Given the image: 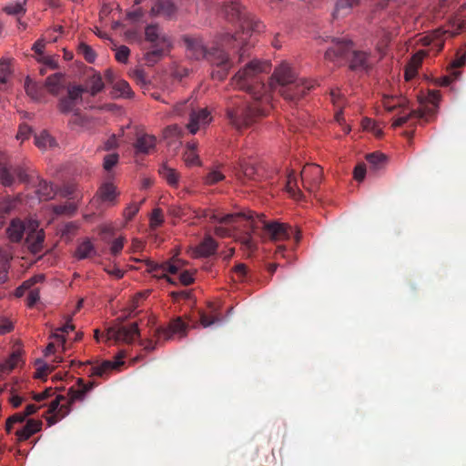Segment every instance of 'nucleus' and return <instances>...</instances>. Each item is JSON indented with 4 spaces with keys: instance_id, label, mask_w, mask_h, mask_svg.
<instances>
[{
    "instance_id": "obj_1",
    "label": "nucleus",
    "mask_w": 466,
    "mask_h": 466,
    "mask_svg": "<svg viewBox=\"0 0 466 466\" xmlns=\"http://www.w3.org/2000/svg\"><path fill=\"white\" fill-rule=\"evenodd\" d=\"M268 68V64L259 60L249 61L239 69L231 80L236 88L245 90L254 101L247 103L241 96H231L226 106L228 123L237 130L249 127L258 118L266 116L269 110V95L263 82L262 74Z\"/></svg>"
},
{
    "instance_id": "obj_2",
    "label": "nucleus",
    "mask_w": 466,
    "mask_h": 466,
    "mask_svg": "<svg viewBox=\"0 0 466 466\" xmlns=\"http://www.w3.org/2000/svg\"><path fill=\"white\" fill-rule=\"evenodd\" d=\"M313 87V84L304 78H298L294 70L287 63L277 66L269 82V89L278 91L285 99L296 101Z\"/></svg>"
},
{
    "instance_id": "obj_3",
    "label": "nucleus",
    "mask_w": 466,
    "mask_h": 466,
    "mask_svg": "<svg viewBox=\"0 0 466 466\" xmlns=\"http://www.w3.org/2000/svg\"><path fill=\"white\" fill-rule=\"evenodd\" d=\"M182 40L186 46L188 56L195 59H208L218 66V79L223 80L232 66L227 53L219 48L208 51L201 37L185 35Z\"/></svg>"
},
{
    "instance_id": "obj_4",
    "label": "nucleus",
    "mask_w": 466,
    "mask_h": 466,
    "mask_svg": "<svg viewBox=\"0 0 466 466\" xmlns=\"http://www.w3.org/2000/svg\"><path fill=\"white\" fill-rule=\"evenodd\" d=\"M78 389L69 390V399L63 395H57L48 407L47 413L50 414L46 418L49 426L56 424L58 420L65 418L71 410V405L75 400H82L86 394L95 387L94 382L85 383L83 379L77 380Z\"/></svg>"
},
{
    "instance_id": "obj_5",
    "label": "nucleus",
    "mask_w": 466,
    "mask_h": 466,
    "mask_svg": "<svg viewBox=\"0 0 466 466\" xmlns=\"http://www.w3.org/2000/svg\"><path fill=\"white\" fill-rule=\"evenodd\" d=\"M145 39L151 44V50L144 56L148 66L158 62L172 47L171 38L157 24L146 26Z\"/></svg>"
},
{
    "instance_id": "obj_6",
    "label": "nucleus",
    "mask_w": 466,
    "mask_h": 466,
    "mask_svg": "<svg viewBox=\"0 0 466 466\" xmlns=\"http://www.w3.org/2000/svg\"><path fill=\"white\" fill-rule=\"evenodd\" d=\"M245 220V228H250L254 231L256 228L254 217L251 212H237L232 214H227L225 216H219L213 214L210 217V222H217L219 225L215 227L214 232L219 238H228L235 236V232L239 228V222Z\"/></svg>"
},
{
    "instance_id": "obj_7",
    "label": "nucleus",
    "mask_w": 466,
    "mask_h": 466,
    "mask_svg": "<svg viewBox=\"0 0 466 466\" xmlns=\"http://www.w3.org/2000/svg\"><path fill=\"white\" fill-rule=\"evenodd\" d=\"M223 12L228 21L236 22L239 25L242 35L248 34L249 32H258L262 27L261 23L255 20L254 16L247 13L237 0L225 5Z\"/></svg>"
},
{
    "instance_id": "obj_8",
    "label": "nucleus",
    "mask_w": 466,
    "mask_h": 466,
    "mask_svg": "<svg viewBox=\"0 0 466 466\" xmlns=\"http://www.w3.org/2000/svg\"><path fill=\"white\" fill-rule=\"evenodd\" d=\"M263 222V229L272 241H284L294 237L296 242L301 238L299 231H295L288 224L278 221Z\"/></svg>"
},
{
    "instance_id": "obj_9",
    "label": "nucleus",
    "mask_w": 466,
    "mask_h": 466,
    "mask_svg": "<svg viewBox=\"0 0 466 466\" xmlns=\"http://www.w3.org/2000/svg\"><path fill=\"white\" fill-rule=\"evenodd\" d=\"M401 22V17L396 15H390L381 21L377 33V35L380 38L378 43L380 52L386 48L392 38L399 34Z\"/></svg>"
},
{
    "instance_id": "obj_10",
    "label": "nucleus",
    "mask_w": 466,
    "mask_h": 466,
    "mask_svg": "<svg viewBox=\"0 0 466 466\" xmlns=\"http://www.w3.org/2000/svg\"><path fill=\"white\" fill-rule=\"evenodd\" d=\"M16 179L21 183H28L30 176L22 166H12L0 162V183L5 187H11Z\"/></svg>"
},
{
    "instance_id": "obj_11",
    "label": "nucleus",
    "mask_w": 466,
    "mask_h": 466,
    "mask_svg": "<svg viewBox=\"0 0 466 466\" xmlns=\"http://www.w3.org/2000/svg\"><path fill=\"white\" fill-rule=\"evenodd\" d=\"M325 41L330 42V46L325 52V58L329 61L335 62L339 58H344L352 51L353 43L344 36H329Z\"/></svg>"
},
{
    "instance_id": "obj_12",
    "label": "nucleus",
    "mask_w": 466,
    "mask_h": 466,
    "mask_svg": "<svg viewBox=\"0 0 466 466\" xmlns=\"http://www.w3.org/2000/svg\"><path fill=\"white\" fill-rule=\"evenodd\" d=\"M106 335L107 339H114L129 344L139 337V329L137 323H131L127 326L117 324L109 327L106 329Z\"/></svg>"
},
{
    "instance_id": "obj_13",
    "label": "nucleus",
    "mask_w": 466,
    "mask_h": 466,
    "mask_svg": "<svg viewBox=\"0 0 466 466\" xmlns=\"http://www.w3.org/2000/svg\"><path fill=\"white\" fill-rule=\"evenodd\" d=\"M303 187L309 192H315L322 181V168L317 164H306L300 172Z\"/></svg>"
},
{
    "instance_id": "obj_14",
    "label": "nucleus",
    "mask_w": 466,
    "mask_h": 466,
    "mask_svg": "<svg viewBox=\"0 0 466 466\" xmlns=\"http://www.w3.org/2000/svg\"><path fill=\"white\" fill-rule=\"evenodd\" d=\"M232 172L237 180L241 184L257 181L259 177L255 164L251 163L247 158H240L237 163L232 165Z\"/></svg>"
},
{
    "instance_id": "obj_15",
    "label": "nucleus",
    "mask_w": 466,
    "mask_h": 466,
    "mask_svg": "<svg viewBox=\"0 0 466 466\" xmlns=\"http://www.w3.org/2000/svg\"><path fill=\"white\" fill-rule=\"evenodd\" d=\"M26 234L25 244L29 251L33 254L40 253L44 248L46 235L43 229H38L37 221H27Z\"/></svg>"
},
{
    "instance_id": "obj_16",
    "label": "nucleus",
    "mask_w": 466,
    "mask_h": 466,
    "mask_svg": "<svg viewBox=\"0 0 466 466\" xmlns=\"http://www.w3.org/2000/svg\"><path fill=\"white\" fill-rule=\"evenodd\" d=\"M188 329V323L186 322L181 317H177L171 319L167 327L157 329L156 331V335L158 337V339L163 338V339L167 340L172 339L174 335H178L179 337H186Z\"/></svg>"
},
{
    "instance_id": "obj_17",
    "label": "nucleus",
    "mask_w": 466,
    "mask_h": 466,
    "mask_svg": "<svg viewBox=\"0 0 466 466\" xmlns=\"http://www.w3.org/2000/svg\"><path fill=\"white\" fill-rule=\"evenodd\" d=\"M212 120L210 112L207 108L194 106L189 115L187 128L191 134H196L200 128L207 127Z\"/></svg>"
},
{
    "instance_id": "obj_18",
    "label": "nucleus",
    "mask_w": 466,
    "mask_h": 466,
    "mask_svg": "<svg viewBox=\"0 0 466 466\" xmlns=\"http://www.w3.org/2000/svg\"><path fill=\"white\" fill-rule=\"evenodd\" d=\"M180 261L177 260V261H167V262H164V263H161V264H158V263H155L154 261H151V260H147L146 262V265H147V270L152 274H154L155 277H158L157 273L159 271L162 272V276H159V278H166L167 280L170 283H175L171 278L167 277L166 275L167 272H169L171 274H176L179 268H180V265H179Z\"/></svg>"
},
{
    "instance_id": "obj_19",
    "label": "nucleus",
    "mask_w": 466,
    "mask_h": 466,
    "mask_svg": "<svg viewBox=\"0 0 466 466\" xmlns=\"http://www.w3.org/2000/svg\"><path fill=\"white\" fill-rule=\"evenodd\" d=\"M25 233H27V222L20 218H13L6 228V235L11 242H20Z\"/></svg>"
},
{
    "instance_id": "obj_20",
    "label": "nucleus",
    "mask_w": 466,
    "mask_h": 466,
    "mask_svg": "<svg viewBox=\"0 0 466 466\" xmlns=\"http://www.w3.org/2000/svg\"><path fill=\"white\" fill-rule=\"evenodd\" d=\"M177 11V7L172 0H157L150 12L152 15L172 18Z\"/></svg>"
},
{
    "instance_id": "obj_21",
    "label": "nucleus",
    "mask_w": 466,
    "mask_h": 466,
    "mask_svg": "<svg viewBox=\"0 0 466 466\" xmlns=\"http://www.w3.org/2000/svg\"><path fill=\"white\" fill-rule=\"evenodd\" d=\"M218 249V242L210 236H206L204 239L193 249L195 258H208L214 255Z\"/></svg>"
},
{
    "instance_id": "obj_22",
    "label": "nucleus",
    "mask_w": 466,
    "mask_h": 466,
    "mask_svg": "<svg viewBox=\"0 0 466 466\" xmlns=\"http://www.w3.org/2000/svg\"><path fill=\"white\" fill-rule=\"evenodd\" d=\"M372 66L370 54L364 51H352L350 67L352 70H369Z\"/></svg>"
},
{
    "instance_id": "obj_23",
    "label": "nucleus",
    "mask_w": 466,
    "mask_h": 466,
    "mask_svg": "<svg viewBox=\"0 0 466 466\" xmlns=\"http://www.w3.org/2000/svg\"><path fill=\"white\" fill-rule=\"evenodd\" d=\"M42 421L40 420L29 419L25 424L15 431L19 441L28 440L32 435L41 431Z\"/></svg>"
},
{
    "instance_id": "obj_24",
    "label": "nucleus",
    "mask_w": 466,
    "mask_h": 466,
    "mask_svg": "<svg viewBox=\"0 0 466 466\" xmlns=\"http://www.w3.org/2000/svg\"><path fill=\"white\" fill-rule=\"evenodd\" d=\"M122 356L118 357V360L116 361L105 360L100 365L91 367L89 375L104 377L108 371L116 370L124 364V362L120 360Z\"/></svg>"
},
{
    "instance_id": "obj_25",
    "label": "nucleus",
    "mask_w": 466,
    "mask_h": 466,
    "mask_svg": "<svg viewBox=\"0 0 466 466\" xmlns=\"http://www.w3.org/2000/svg\"><path fill=\"white\" fill-rule=\"evenodd\" d=\"M156 137L147 134L140 135L134 144L137 153L149 154L156 147Z\"/></svg>"
},
{
    "instance_id": "obj_26",
    "label": "nucleus",
    "mask_w": 466,
    "mask_h": 466,
    "mask_svg": "<svg viewBox=\"0 0 466 466\" xmlns=\"http://www.w3.org/2000/svg\"><path fill=\"white\" fill-rule=\"evenodd\" d=\"M361 0H337L333 12L334 18L347 16L352 9L360 4Z\"/></svg>"
},
{
    "instance_id": "obj_27",
    "label": "nucleus",
    "mask_w": 466,
    "mask_h": 466,
    "mask_svg": "<svg viewBox=\"0 0 466 466\" xmlns=\"http://www.w3.org/2000/svg\"><path fill=\"white\" fill-rule=\"evenodd\" d=\"M427 55V51L420 50L412 56L405 72L407 80L410 79L416 74L417 69L420 66Z\"/></svg>"
},
{
    "instance_id": "obj_28",
    "label": "nucleus",
    "mask_w": 466,
    "mask_h": 466,
    "mask_svg": "<svg viewBox=\"0 0 466 466\" xmlns=\"http://www.w3.org/2000/svg\"><path fill=\"white\" fill-rule=\"evenodd\" d=\"M96 255V250L90 241V239L86 238L78 244L76 251L75 257L77 259H86L90 258Z\"/></svg>"
},
{
    "instance_id": "obj_29",
    "label": "nucleus",
    "mask_w": 466,
    "mask_h": 466,
    "mask_svg": "<svg viewBox=\"0 0 466 466\" xmlns=\"http://www.w3.org/2000/svg\"><path fill=\"white\" fill-rule=\"evenodd\" d=\"M64 75L62 73L53 74L46 79L45 86L48 92L54 96H57L63 87Z\"/></svg>"
},
{
    "instance_id": "obj_30",
    "label": "nucleus",
    "mask_w": 466,
    "mask_h": 466,
    "mask_svg": "<svg viewBox=\"0 0 466 466\" xmlns=\"http://www.w3.org/2000/svg\"><path fill=\"white\" fill-rule=\"evenodd\" d=\"M366 160L369 164L370 169L374 172L383 169L387 165V157L380 152H374L367 155Z\"/></svg>"
},
{
    "instance_id": "obj_31",
    "label": "nucleus",
    "mask_w": 466,
    "mask_h": 466,
    "mask_svg": "<svg viewBox=\"0 0 466 466\" xmlns=\"http://www.w3.org/2000/svg\"><path fill=\"white\" fill-rule=\"evenodd\" d=\"M286 188L289 194L295 199H300L302 192L299 187V180L294 170H291L287 175Z\"/></svg>"
},
{
    "instance_id": "obj_32",
    "label": "nucleus",
    "mask_w": 466,
    "mask_h": 466,
    "mask_svg": "<svg viewBox=\"0 0 466 466\" xmlns=\"http://www.w3.org/2000/svg\"><path fill=\"white\" fill-rule=\"evenodd\" d=\"M159 175L167 182L170 187H177L179 180V174L176 169L168 167L167 164H162L158 169Z\"/></svg>"
},
{
    "instance_id": "obj_33",
    "label": "nucleus",
    "mask_w": 466,
    "mask_h": 466,
    "mask_svg": "<svg viewBox=\"0 0 466 466\" xmlns=\"http://www.w3.org/2000/svg\"><path fill=\"white\" fill-rule=\"evenodd\" d=\"M427 114H428L427 111L425 109H422V108L412 109L408 114H406L404 116H401L400 117H397L393 121L392 127L394 128L401 127L402 125L407 123L411 118H417V119L425 118Z\"/></svg>"
},
{
    "instance_id": "obj_34",
    "label": "nucleus",
    "mask_w": 466,
    "mask_h": 466,
    "mask_svg": "<svg viewBox=\"0 0 466 466\" xmlns=\"http://www.w3.org/2000/svg\"><path fill=\"white\" fill-rule=\"evenodd\" d=\"M12 258L11 253L6 248H0V284L7 279L8 263Z\"/></svg>"
},
{
    "instance_id": "obj_35",
    "label": "nucleus",
    "mask_w": 466,
    "mask_h": 466,
    "mask_svg": "<svg viewBox=\"0 0 466 466\" xmlns=\"http://www.w3.org/2000/svg\"><path fill=\"white\" fill-rule=\"evenodd\" d=\"M112 95L114 97L130 98L133 96V92L127 81L118 80L114 84Z\"/></svg>"
},
{
    "instance_id": "obj_36",
    "label": "nucleus",
    "mask_w": 466,
    "mask_h": 466,
    "mask_svg": "<svg viewBox=\"0 0 466 466\" xmlns=\"http://www.w3.org/2000/svg\"><path fill=\"white\" fill-rule=\"evenodd\" d=\"M38 179L37 188L35 193L37 194L40 200H47L54 197V188L51 184H48L44 179Z\"/></svg>"
},
{
    "instance_id": "obj_37",
    "label": "nucleus",
    "mask_w": 466,
    "mask_h": 466,
    "mask_svg": "<svg viewBox=\"0 0 466 466\" xmlns=\"http://www.w3.org/2000/svg\"><path fill=\"white\" fill-rule=\"evenodd\" d=\"M25 90L26 94L34 100H40L43 97V89L30 77H26L25 81Z\"/></svg>"
},
{
    "instance_id": "obj_38",
    "label": "nucleus",
    "mask_w": 466,
    "mask_h": 466,
    "mask_svg": "<svg viewBox=\"0 0 466 466\" xmlns=\"http://www.w3.org/2000/svg\"><path fill=\"white\" fill-rule=\"evenodd\" d=\"M98 194L102 201L105 202H111L115 200L117 196L116 187L109 182L105 183L100 187Z\"/></svg>"
},
{
    "instance_id": "obj_39",
    "label": "nucleus",
    "mask_w": 466,
    "mask_h": 466,
    "mask_svg": "<svg viewBox=\"0 0 466 466\" xmlns=\"http://www.w3.org/2000/svg\"><path fill=\"white\" fill-rule=\"evenodd\" d=\"M69 125L73 129L80 127L87 130L91 127V120L87 116L81 115L79 111H76L69 120Z\"/></svg>"
},
{
    "instance_id": "obj_40",
    "label": "nucleus",
    "mask_w": 466,
    "mask_h": 466,
    "mask_svg": "<svg viewBox=\"0 0 466 466\" xmlns=\"http://www.w3.org/2000/svg\"><path fill=\"white\" fill-rule=\"evenodd\" d=\"M441 34L442 33L438 30L434 33V38L425 36L421 41L424 46H431L432 50L434 49L436 53H439L444 46V41L441 38Z\"/></svg>"
},
{
    "instance_id": "obj_41",
    "label": "nucleus",
    "mask_w": 466,
    "mask_h": 466,
    "mask_svg": "<svg viewBox=\"0 0 466 466\" xmlns=\"http://www.w3.org/2000/svg\"><path fill=\"white\" fill-rule=\"evenodd\" d=\"M35 144L40 149H46L55 147L56 141L46 131H42L35 137Z\"/></svg>"
},
{
    "instance_id": "obj_42",
    "label": "nucleus",
    "mask_w": 466,
    "mask_h": 466,
    "mask_svg": "<svg viewBox=\"0 0 466 466\" xmlns=\"http://www.w3.org/2000/svg\"><path fill=\"white\" fill-rule=\"evenodd\" d=\"M405 100L401 97L385 95L382 99V104L385 109L389 112L393 111L397 107H403Z\"/></svg>"
},
{
    "instance_id": "obj_43",
    "label": "nucleus",
    "mask_w": 466,
    "mask_h": 466,
    "mask_svg": "<svg viewBox=\"0 0 466 466\" xmlns=\"http://www.w3.org/2000/svg\"><path fill=\"white\" fill-rule=\"evenodd\" d=\"M77 103L71 100L67 96H63L59 99L57 104V108L62 114H68L73 112V114L76 111H79L76 108Z\"/></svg>"
},
{
    "instance_id": "obj_44",
    "label": "nucleus",
    "mask_w": 466,
    "mask_h": 466,
    "mask_svg": "<svg viewBox=\"0 0 466 466\" xmlns=\"http://www.w3.org/2000/svg\"><path fill=\"white\" fill-rule=\"evenodd\" d=\"M88 87L91 96H95L104 88V82L99 74H95L88 79Z\"/></svg>"
},
{
    "instance_id": "obj_45",
    "label": "nucleus",
    "mask_w": 466,
    "mask_h": 466,
    "mask_svg": "<svg viewBox=\"0 0 466 466\" xmlns=\"http://www.w3.org/2000/svg\"><path fill=\"white\" fill-rule=\"evenodd\" d=\"M19 360V352H13L11 356L0 365V370L4 373L10 372L17 366Z\"/></svg>"
},
{
    "instance_id": "obj_46",
    "label": "nucleus",
    "mask_w": 466,
    "mask_h": 466,
    "mask_svg": "<svg viewBox=\"0 0 466 466\" xmlns=\"http://www.w3.org/2000/svg\"><path fill=\"white\" fill-rule=\"evenodd\" d=\"M237 241H238L243 246V248L248 251L252 252L256 249V243L250 232H245L239 235L237 238Z\"/></svg>"
},
{
    "instance_id": "obj_47",
    "label": "nucleus",
    "mask_w": 466,
    "mask_h": 466,
    "mask_svg": "<svg viewBox=\"0 0 466 466\" xmlns=\"http://www.w3.org/2000/svg\"><path fill=\"white\" fill-rule=\"evenodd\" d=\"M193 106L194 101L191 99L184 100L175 105L174 113L177 116H184L187 113L190 115Z\"/></svg>"
},
{
    "instance_id": "obj_48",
    "label": "nucleus",
    "mask_w": 466,
    "mask_h": 466,
    "mask_svg": "<svg viewBox=\"0 0 466 466\" xmlns=\"http://www.w3.org/2000/svg\"><path fill=\"white\" fill-rule=\"evenodd\" d=\"M86 91H87V89L81 86H73L68 88L66 96L78 104L82 100V96Z\"/></svg>"
},
{
    "instance_id": "obj_49",
    "label": "nucleus",
    "mask_w": 466,
    "mask_h": 466,
    "mask_svg": "<svg viewBox=\"0 0 466 466\" xmlns=\"http://www.w3.org/2000/svg\"><path fill=\"white\" fill-rule=\"evenodd\" d=\"M78 53L84 56L88 63H93L96 59L95 51L85 43H81L78 46Z\"/></svg>"
},
{
    "instance_id": "obj_50",
    "label": "nucleus",
    "mask_w": 466,
    "mask_h": 466,
    "mask_svg": "<svg viewBox=\"0 0 466 466\" xmlns=\"http://www.w3.org/2000/svg\"><path fill=\"white\" fill-rule=\"evenodd\" d=\"M225 179V176L218 169L209 171L205 177V184L211 186Z\"/></svg>"
},
{
    "instance_id": "obj_51",
    "label": "nucleus",
    "mask_w": 466,
    "mask_h": 466,
    "mask_svg": "<svg viewBox=\"0 0 466 466\" xmlns=\"http://www.w3.org/2000/svg\"><path fill=\"white\" fill-rule=\"evenodd\" d=\"M25 415L23 412H17L10 416L5 422V431L10 433L15 423H22L25 420Z\"/></svg>"
},
{
    "instance_id": "obj_52",
    "label": "nucleus",
    "mask_w": 466,
    "mask_h": 466,
    "mask_svg": "<svg viewBox=\"0 0 466 466\" xmlns=\"http://www.w3.org/2000/svg\"><path fill=\"white\" fill-rule=\"evenodd\" d=\"M3 10L8 15H20L25 13V8L24 4L16 2L15 4H10L5 5Z\"/></svg>"
},
{
    "instance_id": "obj_53",
    "label": "nucleus",
    "mask_w": 466,
    "mask_h": 466,
    "mask_svg": "<svg viewBox=\"0 0 466 466\" xmlns=\"http://www.w3.org/2000/svg\"><path fill=\"white\" fill-rule=\"evenodd\" d=\"M75 210L76 207L72 203L56 205L54 207V212L57 215H71Z\"/></svg>"
},
{
    "instance_id": "obj_54",
    "label": "nucleus",
    "mask_w": 466,
    "mask_h": 466,
    "mask_svg": "<svg viewBox=\"0 0 466 466\" xmlns=\"http://www.w3.org/2000/svg\"><path fill=\"white\" fill-rule=\"evenodd\" d=\"M184 159L188 166H199L200 160L198 155L194 150H187L184 154Z\"/></svg>"
},
{
    "instance_id": "obj_55",
    "label": "nucleus",
    "mask_w": 466,
    "mask_h": 466,
    "mask_svg": "<svg viewBox=\"0 0 466 466\" xmlns=\"http://www.w3.org/2000/svg\"><path fill=\"white\" fill-rule=\"evenodd\" d=\"M164 221L161 209L155 208L150 217V226L152 228L159 227Z\"/></svg>"
},
{
    "instance_id": "obj_56",
    "label": "nucleus",
    "mask_w": 466,
    "mask_h": 466,
    "mask_svg": "<svg viewBox=\"0 0 466 466\" xmlns=\"http://www.w3.org/2000/svg\"><path fill=\"white\" fill-rule=\"evenodd\" d=\"M129 54H130L129 48L126 46H121L120 47H118L116 49L115 56L118 62L126 64L127 62Z\"/></svg>"
},
{
    "instance_id": "obj_57",
    "label": "nucleus",
    "mask_w": 466,
    "mask_h": 466,
    "mask_svg": "<svg viewBox=\"0 0 466 466\" xmlns=\"http://www.w3.org/2000/svg\"><path fill=\"white\" fill-rule=\"evenodd\" d=\"M118 162L117 154H109L104 157L103 167L106 171L111 170Z\"/></svg>"
},
{
    "instance_id": "obj_58",
    "label": "nucleus",
    "mask_w": 466,
    "mask_h": 466,
    "mask_svg": "<svg viewBox=\"0 0 466 466\" xmlns=\"http://www.w3.org/2000/svg\"><path fill=\"white\" fill-rule=\"evenodd\" d=\"M38 61L50 69H56L58 66L57 60L53 56L43 55L38 58Z\"/></svg>"
},
{
    "instance_id": "obj_59",
    "label": "nucleus",
    "mask_w": 466,
    "mask_h": 466,
    "mask_svg": "<svg viewBox=\"0 0 466 466\" xmlns=\"http://www.w3.org/2000/svg\"><path fill=\"white\" fill-rule=\"evenodd\" d=\"M234 273L237 275L238 279L242 281L248 275V268L244 263H238L234 267Z\"/></svg>"
},
{
    "instance_id": "obj_60",
    "label": "nucleus",
    "mask_w": 466,
    "mask_h": 466,
    "mask_svg": "<svg viewBox=\"0 0 466 466\" xmlns=\"http://www.w3.org/2000/svg\"><path fill=\"white\" fill-rule=\"evenodd\" d=\"M139 210V205L138 204H131L129 205L124 211V217L127 221H130L133 219V218L137 215V213Z\"/></svg>"
},
{
    "instance_id": "obj_61",
    "label": "nucleus",
    "mask_w": 466,
    "mask_h": 466,
    "mask_svg": "<svg viewBox=\"0 0 466 466\" xmlns=\"http://www.w3.org/2000/svg\"><path fill=\"white\" fill-rule=\"evenodd\" d=\"M45 276L44 275H35L34 277L30 278L29 279L25 280L22 284V288L30 289L35 284L44 281Z\"/></svg>"
},
{
    "instance_id": "obj_62",
    "label": "nucleus",
    "mask_w": 466,
    "mask_h": 466,
    "mask_svg": "<svg viewBox=\"0 0 466 466\" xmlns=\"http://www.w3.org/2000/svg\"><path fill=\"white\" fill-rule=\"evenodd\" d=\"M32 132V129L27 125H21L19 127L18 133L16 135V138L22 141L27 139Z\"/></svg>"
},
{
    "instance_id": "obj_63",
    "label": "nucleus",
    "mask_w": 466,
    "mask_h": 466,
    "mask_svg": "<svg viewBox=\"0 0 466 466\" xmlns=\"http://www.w3.org/2000/svg\"><path fill=\"white\" fill-rule=\"evenodd\" d=\"M366 175V166L363 163L358 164L354 168V178L362 181Z\"/></svg>"
},
{
    "instance_id": "obj_64",
    "label": "nucleus",
    "mask_w": 466,
    "mask_h": 466,
    "mask_svg": "<svg viewBox=\"0 0 466 466\" xmlns=\"http://www.w3.org/2000/svg\"><path fill=\"white\" fill-rule=\"evenodd\" d=\"M124 247V238L120 237L116 238L111 245L110 250L113 255H117L120 253Z\"/></svg>"
}]
</instances>
